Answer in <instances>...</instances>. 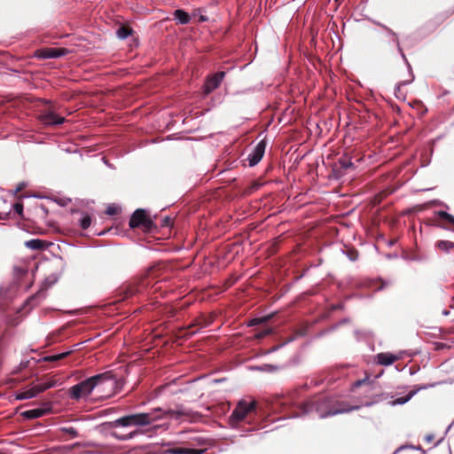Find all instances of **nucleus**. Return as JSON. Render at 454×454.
I'll list each match as a JSON object with an SVG mask.
<instances>
[{"label":"nucleus","mask_w":454,"mask_h":454,"mask_svg":"<svg viewBox=\"0 0 454 454\" xmlns=\"http://www.w3.org/2000/svg\"><path fill=\"white\" fill-rule=\"evenodd\" d=\"M105 381H112L113 385L115 384L114 374L111 372L94 375L73 386L69 389L70 396L74 400L88 396L97 386Z\"/></svg>","instance_id":"nucleus-1"},{"label":"nucleus","mask_w":454,"mask_h":454,"mask_svg":"<svg viewBox=\"0 0 454 454\" xmlns=\"http://www.w3.org/2000/svg\"><path fill=\"white\" fill-rule=\"evenodd\" d=\"M158 411L160 407L153 409L150 412H140L121 417L113 422L114 427H146L160 419Z\"/></svg>","instance_id":"nucleus-2"},{"label":"nucleus","mask_w":454,"mask_h":454,"mask_svg":"<svg viewBox=\"0 0 454 454\" xmlns=\"http://www.w3.org/2000/svg\"><path fill=\"white\" fill-rule=\"evenodd\" d=\"M161 419L170 418L175 420L184 419L191 423H196L202 419V414L185 408L183 404H176V409L162 410L158 411Z\"/></svg>","instance_id":"nucleus-3"},{"label":"nucleus","mask_w":454,"mask_h":454,"mask_svg":"<svg viewBox=\"0 0 454 454\" xmlns=\"http://www.w3.org/2000/svg\"><path fill=\"white\" fill-rule=\"evenodd\" d=\"M256 407L257 402L255 400L250 403H247L246 400H240L230 416L231 424L235 426L243 421L249 413L255 411Z\"/></svg>","instance_id":"nucleus-4"},{"label":"nucleus","mask_w":454,"mask_h":454,"mask_svg":"<svg viewBox=\"0 0 454 454\" xmlns=\"http://www.w3.org/2000/svg\"><path fill=\"white\" fill-rule=\"evenodd\" d=\"M129 225L131 229L141 227L145 231L149 232L155 227L153 220L146 215L145 210L138 208L132 214Z\"/></svg>","instance_id":"nucleus-5"},{"label":"nucleus","mask_w":454,"mask_h":454,"mask_svg":"<svg viewBox=\"0 0 454 454\" xmlns=\"http://www.w3.org/2000/svg\"><path fill=\"white\" fill-rule=\"evenodd\" d=\"M54 386V380H49L47 382L40 383L32 387L31 388L19 392L16 395V398L18 400L30 399Z\"/></svg>","instance_id":"nucleus-6"},{"label":"nucleus","mask_w":454,"mask_h":454,"mask_svg":"<svg viewBox=\"0 0 454 454\" xmlns=\"http://www.w3.org/2000/svg\"><path fill=\"white\" fill-rule=\"evenodd\" d=\"M145 286L143 281L122 286L118 291V295L120 296L119 301H124L141 294L145 288Z\"/></svg>","instance_id":"nucleus-7"},{"label":"nucleus","mask_w":454,"mask_h":454,"mask_svg":"<svg viewBox=\"0 0 454 454\" xmlns=\"http://www.w3.org/2000/svg\"><path fill=\"white\" fill-rule=\"evenodd\" d=\"M266 148V143L260 141L252 150L251 153L247 156L248 164L250 167L255 166L262 160Z\"/></svg>","instance_id":"nucleus-8"},{"label":"nucleus","mask_w":454,"mask_h":454,"mask_svg":"<svg viewBox=\"0 0 454 454\" xmlns=\"http://www.w3.org/2000/svg\"><path fill=\"white\" fill-rule=\"evenodd\" d=\"M68 53L66 48H43L36 51V56L41 59H55Z\"/></svg>","instance_id":"nucleus-9"},{"label":"nucleus","mask_w":454,"mask_h":454,"mask_svg":"<svg viewBox=\"0 0 454 454\" xmlns=\"http://www.w3.org/2000/svg\"><path fill=\"white\" fill-rule=\"evenodd\" d=\"M39 119L45 125H60L66 121L64 117L56 114L51 110H45L42 112Z\"/></svg>","instance_id":"nucleus-10"},{"label":"nucleus","mask_w":454,"mask_h":454,"mask_svg":"<svg viewBox=\"0 0 454 454\" xmlns=\"http://www.w3.org/2000/svg\"><path fill=\"white\" fill-rule=\"evenodd\" d=\"M224 77V72H218L206 80L204 84V92L206 94L211 93L213 90L217 89L221 84L223 79Z\"/></svg>","instance_id":"nucleus-11"},{"label":"nucleus","mask_w":454,"mask_h":454,"mask_svg":"<svg viewBox=\"0 0 454 454\" xmlns=\"http://www.w3.org/2000/svg\"><path fill=\"white\" fill-rule=\"evenodd\" d=\"M400 359V356L388 352L379 353L376 356V362L380 365L388 366Z\"/></svg>","instance_id":"nucleus-12"},{"label":"nucleus","mask_w":454,"mask_h":454,"mask_svg":"<svg viewBox=\"0 0 454 454\" xmlns=\"http://www.w3.org/2000/svg\"><path fill=\"white\" fill-rule=\"evenodd\" d=\"M52 243L48 242L46 240L33 239L25 242L26 247L32 249L42 251L47 249Z\"/></svg>","instance_id":"nucleus-13"},{"label":"nucleus","mask_w":454,"mask_h":454,"mask_svg":"<svg viewBox=\"0 0 454 454\" xmlns=\"http://www.w3.org/2000/svg\"><path fill=\"white\" fill-rule=\"evenodd\" d=\"M436 215L443 221L448 222L449 223L452 224L453 227H449L443 223H434L435 226H438L442 229L450 230L454 231V215L449 214L446 211H438L436 212Z\"/></svg>","instance_id":"nucleus-14"},{"label":"nucleus","mask_w":454,"mask_h":454,"mask_svg":"<svg viewBox=\"0 0 454 454\" xmlns=\"http://www.w3.org/2000/svg\"><path fill=\"white\" fill-rule=\"evenodd\" d=\"M50 408H36L23 411L21 416L27 419H35L44 416L50 411Z\"/></svg>","instance_id":"nucleus-15"},{"label":"nucleus","mask_w":454,"mask_h":454,"mask_svg":"<svg viewBox=\"0 0 454 454\" xmlns=\"http://www.w3.org/2000/svg\"><path fill=\"white\" fill-rule=\"evenodd\" d=\"M202 450L173 447L164 450V454H202Z\"/></svg>","instance_id":"nucleus-16"},{"label":"nucleus","mask_w":454,"mask_h":454,"mask_svg":"<svg viewBox=\"0 0 454 454\" xmlns=\"http://www.w3.org/2000/svg\"><path fill=\"white\" fill-rule=\"evenodd\" d=\"M212 322L213 317L207 318L204 315H200L193 319L191 325H189L188 329L191 330L193 327L204 328L210 325Z\"/></svg>","instance_id":"nucleus-17"},{"label":"nucleus","mask_w":454,"mask_h":454,"mask_svg":"<svg viewBox=\"0 0 454 454\" xmlns=\"http://www.w3.org/2000/svg\"><path fill=\"white\" fill-rule=\"evenodd\" d=\"M319 402L317 400H310L300 406L301 414H309L315 411H318Z\"/></svg>","instance_id":"nucleus-18"},{"label":"nucleus","mask_w":454,"mask_h":454,"mask_svg":"<svg viewBox=\"0 0 454 454\" xmlns=\"http://www.w3.org/2000/svg\"><path fill=\"white\" fill-rule=\"evenodd\" d=\"M174 19L178 20V23L182 25L188 24L191 20V16L188 12L184 10L177 9L173 13Z\"/></svg>","instance_id":"nucleus-19"},{"label":"nucleus","mask_w":454,"mask_h":454,"mask_svg":"<svg viewBox=\"0 0 454 454\" xmlns=\"http://www.w3.org/2000/svg\"><path fill=\"white\" fill-rule=\"evenodd\" d=\"M417 393L416 390H411L409 392V394L405 396H403V397H400V398H397L395 400H394L393 402H391V404L392 405H397V404H404L406 403L408 401H410L411 399V397Z\"/></svg>","instance_id":"nucleus-20"},{"label":"nucleus","mask_w":454,"mask_h":454,"mask_svg":"<svg viewBox=\"0 0 454 454\" xmlns=\"http://www.w3.org/2000/svg\"><path fill=\"white\" fill-rule=\"evenodd\" d=\"M435 246L438 249L444 252H448L450 249L454 248L453 242L448 240H439Z\"/></svg>","instance_id":"nucleus-21"},{"label":"nucleus","mask_w":454,"mask_h":454,"mask_svg":"<svg viewBox=\"0 0 454 454\" xmlns=\"http://www.w3.org/2000/svg\"><path fill=\"white\" fill-rule=\"evenodd\" d=\"M383 396V394L380 395L378 393H372L370 396L371 400L369 401H365L363 405L364 406H371L372 405L373 403H376L378 402H380V400H383L385 399Z\"/></svg>","instance_id":"nucleus-22"},{"label":"nucleus","mask_w":454,"mask_h":454,"mask_svg":"<svg viewBox=\"0 0 454 454\" xmlns=\"http://www.w3.org/2000/svg\"><path fill=\"white\" fill-rule=\"evenodd\" d=\"M339 164L340 165V168L345 169V170L354 167L353 162L347 156L340 157L339 159Z\"/></svg>","instance_id":"nucleus-23"},{"label":"nucleus","mask_w":454,"mask_h":454,"mask_svg":"<svg viewBox=\"0 0 454 454\" xmlns=\"http://www.w3.org/2000/svg\"><path fill=\"white\" fill-rule=\"evenodd\" d=\"M132 33V29L129 27L122 26L117 30V35L120 38L125 39Z\"/></svg>","instance_id":"nucleus-24"},{"label":"nucleus","mask_w":454,"mask_h":454,"mask_svg":"<svg viewBox=\"0 0 454 454\" xmlns=\"http://www.w3.org/2000/svg\"><path fill=\"white\" fill-rule=\"evenodd\" d=\"M363 385H366L370 390H373L374 389V386L368 380V379H364V380H356L353 383L352 385V387L353 389L356 388V387H359Z\"/></svg>","instance_id":"nucleus-25"},{"label":"nucleus","mask_w":454,"mask_h":454,"mask_svg":"<svg viewBox=\"0 0 454 454\" xmlns=\"http://www.w3.org/2000/svg\"><path fill=\"white\" fill-rule=\"evenodd\" d=\"M71 353H72V351H67V352H63V353H60L58 355L49 356L45 357V360L50 361V362L59 361V360H61V359L67 357Z\"/></svg>","instance_id":"nucleus-26"},{"label":"nucleus","mask_w":454,"mask_h":454,"mask_svg":"<svg viewBox=\"0 0 454 454\" xmlns=\"http://www.w3.org/2000/svg\"><path fill=\"white\" fill-rule=\"evenodd\" d=\"M91 223V218L88 214L82 215L80 219V226L82 230H86L90 227Z\"/></svg>","instance_id":"nucleus-27"},{"label":"nucleus","mask_w":454,"mask_h":454,"mask_svg":"<svg viewBox=\"0 0 454 454\" xmlns=\"http://www.w3.org/2000/svg\"><path fill=\"white\" fill-rule=\"evenodd\" d=\"M61 432H64L66 434H68L72 438H75L78 436V432L74 427H61Z\"/></svg>","instance_id":"nucleus-28"},{"label":"nucleus","mask_w":454,"mask_h":454,"mask_svg":"<svg viewBox=\"0 0 454 454\" xmlns=\"http://www.w3.org/2000/svg\"><path fill=\"white\" fill-rule=\"evenodd\" d=\"M137 434H139V432L136 430V431H133V432H131V433H129V434H128L121 435V436L117 435V434H116V433H113V435H114L115 438L119 439V440L126 441V440H129V439L133 438V437H134L135 435H137Z\"/></svg>","instance_id":"nucleus-29"},{"label":"nucleus","mask_w":454,"mask_h":454,"mask_svg":"<svg viewBox=\"0 0 454 454\" xmlns=\"http://www.w3.org/2000/svg\"><path fill=\"white\" fill-rule=\"evenodd\" d=\"M121 211L120 207H117V206H109L106 210V214L108 215H115L117 214H119Z\"/></svg>","instance_id":"nucleus-30"},{"label":"nucleus","mask_w":454,"mask_h":454,"mask_svg":"<svg viewBox=\"0 0 454 454\" xmlns=\"http://www.w3.org/2000/svg\"><path fill=\"white\" fill-rule=\"evenodd\" d=\"M347 255L348 257L351 260V261H356L357 260L358 256H359V253L357 252V250L356 249H348V253H347Z\"/></svg>","instance_id":"nucleus-31"},{"label":"nucleus","mask_w":454,"mask_h":454,"mask_svg":"<svg viewBox=\"0 0 454 454\" xmlns=\"http://www.w3.org/2000/svg\"><path fill=\"white\" fill-rule=\"evenodd\" d=\"M271 333H272V329H271V328H267V329H264V330H262V331H261V332L257 333L255 334V337H256L257 339H262V338H264V337H266V336L270 335Z\"/></svg>","instance_id":"nucleus-32"},{"label":"nucleus","mask_w":454,"mask_h":454,"mask_svg":"<svg viewBox=\"0 0 454 454\" xmlns=\"http://www.w3.org/2000/svg\"><path fill=\"white\" fill-rule=\"evenodd\" d=\"M270 319V317H263L260 318H254L250 322V325H257L261 323H265Z\"/></svg>","instance_id":"nucleus-33"},{"label":"nucleus","mask_w":454,"mask_h":454,"mask_svg":"<svg viewBox=\"0 0 454 454\" xmlns=\"http://www.w3.org/2000/svg\"><path fill=\"white\" fill-rule=\"evenodd\" d=\"M13 209L15 213H17L19 215H22L23 213V204L20 202H17L13 205Z\"/></svg>","instance_id":"nucleus-34"},{"label":"nucleus","mask_w":454,"mask_h":454,"mask_svg":"<svg viewBox=\"0 0 454 454\" xmlns=\"http://www.w3.org/2000/svg\"><path fill=\"white\" fill-rule=\"evenodd\" d=\"M434 349L435 350H440V349H443V348H450L446 343H443V342H435L434 343Z\"/></svg>","instance_id":"nucleus-35"},{"label":"nucleus","mask_w":454,"mask_h":454,"mask_svg":"<svg viewBox=\"0 0 454 454\" xmlns=\"http://www.w3.org/2000/svg\"><path fill=\"white\" fill-rule=\"evenodd\" d=\"M26 186H27V184L25 183H20L17 185V188H16V191H15V194H17L18 192H21Z\"/></svg>","instance_id":"nucleus-36"},{"label":"nucleus","mask_w":454,"mask_h":454,"mask_svg":"<svg viewBox=\"0 0 454 454\" xmlns=\"http://www.w3.org/2000/svg\"><path fill=\"white\" fill-rule=\"evenodd\" d=\"M207 18L206 16H204V15H201V16L200 17V19H199V21H200V22H205V21H207Z\"/></svg>","instance_id":"nucleus-37"},{"label":"nucleus","mask_w":454,"mask_h":454,"mask_svg":"<svg viewBox=\"0 0 454 454\" xmlns=\"http://www.w3.org/2000/svg\"><path fill=\"white\" fill-rule=\"evenodd\" d=\"M359 408H360V406H356V407H353V408L349 409L348 411L357 410V409H359Z\"/></svg>","instance_id":"nucleus-38"},{"label":"nucleus","mask_w":454,"mask_h":454,"mask_svg":"<svg viewBox=\"0 0 454 454\" xmlns=\"http://www.w3.org/2000/svg\"><path fill=\"white\" fill-rule=\"evenodd\" d=\"M78 445H80V443H79V442H76V443H74L71 448H73V447H74V446H78Z\"/></svg>","instance_id":"nucleus-39"},{"label":"nucleus","mask_w":454,"mask_h":454,"mask_svg":"<svg viewBox=\"0 0 454 454\" xmlns=\"http://www.w3.org/2000/svg\"><path fill=\"white\" fill-rule=\"evenodd\" d=\"M325 416V414H323V413H320V414H319V417H320V418H324Z\"/></svg>","instance_id":"nucleus-40"},{"label":"nucleus","mask_w":454,"mask_h":454,"mask_svg":"<svg viewBox=\"0 0 454 454\" xmlns=\"http://www.w3.org/2000/svg\"><path fill=\"white\" fill-rule=\"evenodd\" d=\"M195 332H196V331H191V332H190V333H191V334H193V333H195Z\"/></svg>","instance_id":"nucleus-41"},{"label":"nucleus","mask_w":454,"mask_h":454,"mask_svg":"<svg viewBox=\"0 0 454 454\" xmlns=\"http://www.w3.org/2000/svg\"><path fill=\"white\" fill-rule=\"evenodd\" d=\"M453 301H454V296H453Z\"/></svg>","instance_id":"nucleus-42"}]
</instances>
